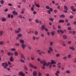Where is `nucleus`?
<instances>
[{
	"label": "nucleus",
	"mask_w": 76,
	"mask_h": 76,
	"mask_svg": "<svg viewBox=\"0 0 76 76\" xmlns=\"http://www.w3.org/2000/svg\"><path fill=\"white\" fill-rule=\"evenodd\" d=\"M40 63L41 64H43V65L44 66H49L50 69H51V67H52V65L51 63V62H49L48 63L46 62V61H45V60H44L43 61H40Z\"/></svg>",
	"instance_id": "obj_1"
},
{
	"label": "nucleus",
	"mask_w": 76,
	"mask_h": 76,
	"mask_svg": "<svg viewBox=\"0 0 76 76\" xmlns=\"http://www.w3.org/2000/svg\"><path fill=\"white\" fill-rule=\"evenodd\" d=\"M2 66H4V68L6 69L7 68V66H8V64H7V63H2Z\"/></svg>",
	"instance_id": "obj_2"
},
{
	"label": "nucleus",
	"mask_w": 76,
	"mask_h": 76,
	"mask_svg": "<svg viewBox=\"0 0 76 76\" xmlns=\"http://www.w3.org/2000/svg\"><path fill=\"white\" fill-rule=\"evenodd\" d=\"M37 52L39 53V55H41L42 53L43 54H45V52H41V50H38L37 51Z\"/></svg>",
	"instance_id": "obj_3"
},
{
	"label": "nucleus",
	"mask_w": 76,
	"mask_h": 76,
	"mask_svg": "<svg viewBox=\"0 0 76 76\" xmlns=\"http://www.w3.org/2000/svg\"><path fill=\"white\" fill-rule=\"evenodd\" d=\"M18 74L19 75H21L22 76H25V74L23 73L22 71L19 72Z\"/></svg>",
	"instance_id": "obj_4"
},
{
	"label": "nucleus",
	"mask_w": 76,
	"mask_h": 76,
	"mask_svg": "<svg viewBox=\"0 0 76 76\" xmlns=\"http://www.w3.org/2000/svg\"><path fill=\"white\" fill-rule=\"evenodd\" d=\"M20 58H21V59L23 58L24 60H25V56H24V55L22 53L21 54Z\"/></svg>",
	"instance_id": "obj_5"
},
{
	"label": "nucleus",
	"mask_w": 76,
	"mask_h": 76,
	"mask_svg": "<svg viewBox=\"0 0 76 76\" xmlns=\"http://www.w3.org/2000/svg\"><path fill=\"white\" fill-rule=\"evenodd\" d=\"M21 47L23 49H25V48L26 47V45L24 43H23L21 44Z\"/></svg>",
	"instance_id": "obj_6"
},
{
	"label": "nucleus",
	"mask_w": 76,
	"mask_h": 76,
	"mask_svg": "<svg viewBox=\"0 0 76 76\" xmlns=\"http://www.w3.org/2000/svg\"><path fill=\"white\" fill-rule=\"evenodd\" d=\"M10 60L11 62H13L14 61V59L12 56H11L10 58Z\"/></svg>",
	"instance_id": "obj_7"
},
{
	"label": "nucleus",
	"mask_w": 76,
	"mask_h": 76,
	"mask_svg": "<svg viewBox=\"0 0 76 76\" xmlns=\"http://www.w3.org/2000/svg\"><path fill=\"white\" fill-rule=\"evenodd\" d=\"M50 61H51L50 63H51V64L52 65L53 64H56V63L54 62V61L53 60H51Z\"/></svg>",
	"instance_id": "obj_8"
},
{
	"label": "nucleus",
	"mask_w": 76,
	"mask_h": 76,
	"mask_svg": "<svg viewBox=\"0 0 76 76\" xmlns=\"http://www.w3.org/2000/svg\"><path fill=\"white\" fill-rule=\"evenodd\" d=\"M67 56H64L63 58V59L64 60V61H66V60H67Z\"/></svg>",
	"instance_id": "obj_9"
},
{
	"label": "nucleus",
	"mask_w": 76,
	"mask_h": 76,
	"mask_svg": "<svg viewBox=\"0 0 76 76\" xmlns=\"http://www.w3.org/2000/svg\"><path fill=\"white\" fill-rule=\"evenodd\" d=\"M35 4L36 6V7H38V8L40 7V5H39L38 4H36V3H35Z\"/></svg>",
	"instance_id": "obj_10"
},
{
	"label": "nucleus",
	"mask_w": 76,
	"mask_h": 76,
	"mask_svg": "<svg viewBox=\"0 0 76 76\" xmlns=\"http://www.w3.org/2000/svg\"><path fill=\"white\" fill-rule=\"evenodd\" d=\"M55 34V31H52L51 32V34L52 35V36H54Z\"/></svg>",
	"instance_id": "obj_11"
},
{
	"label": "nucleus",
	"mask_w": 76,
	"mask_h": 76,
	"mask_svg": "<svg viewBox=\"0 0 76 76\" xmlns=\"http://www.w3.org/2000/svg\"><path fill=\"white\" fill-rule=\"evenodd\" d=\"M12 13H13V14H14L15 15H18V13L15 12V11H13L12 12Z\"/></svg>",
	"instance_id": "obj_12"
},
{
	"label": "nucleus",
	"mask_w": 76,
	"mask_h": 76,
	"mask_svg": "<svg viewBox=\"0 0 76 76\" xmlns=\"http://www.w3.org/2000/svg\"><path fill=\"white\" fill-rule=\"evenodd\" d=\"M20 42L21 43V44H24V42H25V41L23 40H20Z\"/></svg>",
	"instance_id": "obj_13"
},
{
	"label": "nucleus",
	"mask_w": 76,
	"mask_h": 76,
	"mask_svg": "<svg viewBox=\"0 0 76 76\" xmlns=\"http://www.w3.org/2000/svg\"><path fill=\"white\" fill-rule=\"evenodd\" d=\"M69 48L71 49V50H72V51H74V50H75V48L74 47H69Z\"/></svg>",
	"instance_id": "obj_14"
},
{
	"label": "nucleus",
	"mask_w": 76,
	"mask_h": 76,
	"mask_svg": "<svg viewBox=\"0 0 76 76\" xmlns=\"http://www.w3.org/2000/svg\"><path fill=\"white\" fill-rule=\"evenodd\" d=\"M6 20V18H2V21H3V22H5V20Z\"/></svg>",
	"instance_id": "obj_15"
},
{
	"label": "nucleus",
	"mask_w": 76,
	"mask_h": 76,
	"mask_svg": "<svg viewBox=\"0 0 76 76\" xmlns=\"http://www.w3.org/2000/svg\"><path fill=\"white\" fill-rule=\"evenodd\" d=\"M59 22H60V23H64V21L63 20H59Z\"/></svg>",
	"instance_id": "obj_16"
},
{
	"label": "nucleus",
	"mask_w": 76,
	"mask_h": 76,
	"mask_svg": "<svg viewBox=\"0 0 76 76\" xmlns=\"http://www.w3.org/2000/svg\"><path fill=\"white\" fill-rule=\"evenodd\" d=\"M33 75L34 76H37V72H36V71H34V72L33 73Z\"/></svg>",
	"instance_id": "obj_17"
},
{
	"label": "nucleus",
	"mask_w": 76,
	"mask_h": 76,
	"mask_svg": "<svg viewBox=\"0 0 76 76\" xmlns=\"http://www.w3.org/2000/svg\"><path fill=\"white\" fill-rule=\"evenodd\" d=\"M49 50H50L51 51H53V49L51 47H49Z\"/></svg>",
	"instance_id": "obj_18"
},
{
	"label": "nucleus",
	"mask_w": 76,
	"mask_h": 76,
	"mask_svg": "<svg viewBox=\"0 0 76 76\" xmlns=\"http://www.w3.org/2000/svg\"><path fill=\"white\" fill-rule=\"evenodd\" d=\"M45 26L43 25H42V30H44V29L45 28Z\"/></svg>",
	"instance_id": "obj_19"
},
{
	"label": "nucleus",
	"mask_w": 76,
	"mask_h": 76,
	"mask_svg": "<svg viewBox=\"0 0 76 76\" xmlns=\"http://www.w3.org/2000/svg\"><path fill=\"white\" fill-rule=\"evenodd\" d=\"M64 9L65 10H68V8L66 6V5L64 6Z\"/></svg>",
	"instance_id": "obj_20"
},
{
	"label": "nucleus",
	"mask_w": 76,
	"mask_h": 76,
	"mask_svg": "<svg viewBox=\"0 0 76 76\" xmlns=\"http://www.w3.org/2000/svg\"><path fill=\"white\" fill-rule=\"evenodd\" d=\"M0 3L1 4H4V1L3 0L0 1Z\"/></svg>",
	"instance_id": "obj_21"
},
{
	"label": "nucleus",
	"mask_w": 76,
	"mask_h": 76,
	"mask_svg": "<svg viewBox=\"0 0 76 76\" xmlns=\"http://www.w3.org/2000/svg\"><path fill=\"white\" fill-rule=\"evenodd\" d=\"M59 16L60 18H65V15H61Z\"/></svg>",
	"instance_id": "obj_22"
},
{
	"label": "nucleus",
	"mask_w": 76,
	"mask_h": 76,
	"mask_svg": "<svg viewBox=\"0 0 76 76\" xmlns=\"http://www.w3.org/2000/svg\"><path fill=\"white\" fill-rule=\"evenodd\" d=\"M18 37H21L22 36V34H21L19 33L18 34Z\"/></svg>",
	"instance_id": "obj_23"
},
{
	"label": "nucleus",
	"mask_w": 76,
	"mask_h": 76,
	"mask_svg": "<svg viewBox=\"0 0 76 76\" xmlns=\"http://www.w3.org/2000/svg\"><path fill=\"white\" fill-rule=\"evenodd\" d=\"M4 33V32L3 31H0V35H2L3 34V33Z\"/></svg>",
	"instance_id": "obj_24"
},
{
	"label": "nucleus",
	"mask_w": 76,
	"mask_h": 76,
	"mask_svg": "<svg viewBox=\"0 0 76 76\" xmlns=\"http://www.w3.org/2000/svg\"><path fill=\"white\" fill-rule=\"evenodd\" d=\"M24 10H25V9H23L21 11V13L22 14H23V13H24Z\"/></svg>",
	"instance_id": "obj_25"
},
{
	"label": "nucleus",
	"mask_w": 76,
	"mask_h": 76,
	"mask_svg": "<svg viewBox=\"0 0 76 76\" xmlns=\"http://www.w3.org/2000/svg\"><path fill=\"white\" fill-rule=\"evenodd\" d=\"M50 46H53V42H50Z\"/></svg>",
	"instance_id": "obj_26"
},
{
	"label": "nucleus",
	"mask_w": 76,
	"mask_h": 76,
	"mask_svg": "<svg viewBox=\"0 0 76 76\" xmlns=\"http://www.w3.org/2000/svg\"><path fill=\"white\" fill-rule=\"evenodd\" d=\"M66 73L67 74H70V71H69V70H68L66 71Z\"/></svg>",
	"instance_id": "obj_27"
},
{
	"label": "nucleus",
	"mask_w": 76,
	"mask_h": 76,
	"mask_svg": "<svg viewBox=\"0 0 76 76\" xmlns=\"http://www.w3.org/2000/svg\"><path fill=\"white\" fill-rule=\"evenodd\" d=\"M63 38L64 39H67V36L66 35H64L63 36Z\"/></svg>",
	"instance_id": "obj_28"
},
{
	"label": "nucleus",
	"mask_w": 76,
	"mask_h": 76,
	"mask_svg": "<svg viewBox=\"0 0 76 76\" xmlns=\"http://www.w3.org/2000/svg\"><path fill=\"white\" fill-rule=\"evenodd\" d=\"M15 56H18V52L15 51Z\"/></svg>",
	"instance_id": "obj_29"
},
{
	"label": "nucleus",
	"mask_w": 76,
	"mask_h": 76,
	"mask_svg": "<svg viewBox=\"0 0 76 76\" xmlns=\"http://www.w3.org/2000/svg\"><path fill=\"white\" fill-rule=\"evenodd\" d=\"M34 34H35V35H38V31H35Z\"/></svg>",
	"instance_id": "obj_30"
},
{
	"label": "nucleus",
	"mask_w": 76,
	"mask_h": 76,
	"mask_svg": "<svg viewBox=\"0 0 76 76\" xmlns=\"http://www.w3.org/2000/svg\"><path fill=\"white\" fill-rule=\"evenodd\" d=\"M38 76H42V74L39 72H38Z\"/></svg>",
	"instance_id": "obj_31"
},
{
	"label": "nucleus",
	"mask_w": 76,
	"mask_h": 76,
	"mask_svg": "<svg viewBox=\"0 0 76 76\" xmlns=\"http://www.w3.org/2000/svg\"><path fill=\"white\" fill-rule=\"evenodd\" d=\"M71 56H72L71 54H69L68 55V58H70L71 57Z\"/></svg>",
	"instance_id": "obj_32"
},
{
	"label": "nucleus",
	"mask_w": 76,
	"mask_h": 76,
	"mask_svg": "<svg viewBox=\"0 0 76 76\" xmlns=\"http://www.w3.org/2000/svg\"><path fill=\"white\" fill-rule=\"evenodd\" d=\"M75 33H76V31H73L72 32V33L73 35H75Z\"/></svg>",
	"instance_id": "obj_33"
},
{
	"label": "nucleus",
	"mask_w": 76,
	"mask_h": 76,
	"mask_svg": "<svg viewBox=\"0 0 76 76\" xmlns=\"http://www.w3.org/2000/svg\"><path fill=\"white\" fill-rule=\"evenodd\" d=\"M11 50L12 51H16V49L15 48H12L11 49Z\"/></svg>",
	"instance_id": "obj_34"
},
{
	"label": "nucleus",
	"mask_w": 76,
	"mask_h": 76,
	"mask_svg": "<svg viewBox=\"0 0 76 76\" xmlns=\"http://www.w3.org/2000/svg\"><path fill=\"white\" fill-rule=\"evenodd\" d=\"M60 54H59V53H57L56 55V57H59V56H60Z\"/></svg>",
	"instance_id": "obj_35"
},
{
	"label": "nucleus",
	"mask_w": 76,
	"mask_h": 76,
	"mask_svg": "<svg viewBox=\"0 0 76 76\" xmlns=\"http://www.w3.org/2000/svg\"><path fill=\"white\" fill-rule=\"evenodd\" d=\"M48 13H49V14H51V11L50 10H48Z\"/></svg>",
	"instance_id": "obj_36"
},
{
	"label": "nucleus",
	"mask_w": 76,
	"mask_h": 76,
	"mask_svg": "<svg viewBox=\"0 0 76 76\" xmlns=\"http://www.w3.org/2000/svg\"><path fill=\"white\" fill-rule=\"evenodd\" d=\"M29 66L30 67H33V66H34V65H32L31 64H29Z\"/></svg>",
	"instance_id": "obj_37"
},
{
	"label": "nucleus",
	"mask_w": 76,
	"mask_h": 76,
	"mask_svg": "<svg viewBox=\"0 0 76 76\" xmlns=\"http://www.w3.org/2000/svg\"><path fill=\"white\" fill-rule=\"evenodd\" d=\"M24 69L26 70H28V68L26 65H24Z\"/></svg>",
	"instance_id": "obj_38"
},
{
	"label": "nucleus",
	"mask_w": 76,
	"mask_h": 76,
	"mask_svg": "<svg viewBox=\"0 0 76 76\" xmlns=\"http://www.w3.org/2000/svg\"><path fill=\"white\" fill-rule=\"evenodd\" d=\"M49 20H51L52 22H53V20H54V19H53L52 18H50L49 19Z\"/></svg>",
	"instance_id": "obj_39"
},
{
	"label": "nucleus",
	"mask_w": 76,
	"mask_h": 76,
	"mask_svg": "<svg viewBox=\"0 0 76 76\" xmlns=\"http://www.w3.org/2000/svg\"><path fill=\"white\" fill-rule=\"evenodd\" d=\"M20 61H21V62H22V63H25V61L22 59H20Z\"/></svg>",
	"instance_id": "obj_40"
},
{
	"label": "nucleus",
	"mask_w": 76,
	"mask_h": 76,
	"mask_svg": "<svg viewBox=\"0 0 76 76\" xmlns=\"http://www.w3.org/2000/svg\"><path fill=\"white\" fill-rule=\"evenodd\" d=\"M46 7L47 9H48L49 10H50V7H49V6H46Z\"/></svg>",
	"instance_id": "obj_41"
},
{
	"label": "nucleus",
	"mask_w": 76,
	"mask_h": 76,
	"mask_svg": "<svg viewBox=\"0 0 76 76\" xmlns=\"http://www.w3.org/2000/svg\"><path fill=\"white\" fill-rule=\"evenodd\" d=\"M36 39V37H35V36H33V40H35V39Z\"/></svg>",
	"instance_id": "obj_42"
},
{
	"label": "nucleus",
	"mask_w": 76,
	"mask_h": 76,
	"mask_svg": "<svg viewBox=\"0 0 76 76\" xmlns=\"http://www.w3.org/2000/svg\"><path fill=\"white\" fill-rule=\"evenodd\" d=\"M60 72L59 70H57L56 71V73H57L58 74H60Z\"/></svg>",
	"instance_id": "obj_43"
},
{
	"label": "nucleus",
	"mask_w": 76,
	"mask_h": 76,
	"mask_svg": "<svg viewBox=\"0 0 76 76\" xmlns=\"http://www.w3.org/2000/svg\"><path fill=\"white\" fill-rule=\"evenodd\" d=\"M60 31L61 32V34H64V31L61 29L60 30Z\"/></svg>",
	"instance_id": "obj_44"
},
{
	"label": "nucleus",
	"mask_w": 76,
	"mask_h": 76,
	"mask_svg": "<svg viewBox=\"0 0 76 76\" xmlns=\"http://www.w3.org/2000/svg\"><path fill=\"white\" fill-rule=\"evenodd\" d=\"M35 22H36V23H39V20H38V19L36 20Z\"/></svg>",
	"instance_id": "obj_45"
},
{
	"label": "nucleus",
	"mask_w": 76,
	"mask_h": 76,
	"mask_svg": "<svg viewBox=\"0 0 76 76\" xmlns=\"http://www.w3.org/2000/svg\"><path fill=\"white\" fill-rule=\"evenodd\" d=\"M70 8L72 10L73 9H74V6H72L70 7Z\"/></svg>",
	"instance_id": "obj_46"
},
{
	"label": "nucleus",
	"mask_w": 76,
	"mask_h": 76,
	"mask_svg": "<svg viewBox=\"0 0 76 76\" xmlns=\"http://www.w3.org/2000/svg\"><path fill=\"white\" fill-rule=\"evenodd\" d=\"M15 46H19V43H15Z\"/></svg>",
	"instance_id": "obj_47"
},
{
	"label": "nucleus",
	"mask_w": 76,
	"mask_h": 76,
	"mask_svg": "<svg viewBox=\"0 0 76 76\" xmlns=\"http://www.w3.org/2000/svg\"><path fill=\"white\" fill-rule=\"evenodd\" d=\"M32 67L34 68V69H37V66H33Z\"/></svg>",
	"instance_id": "obj_48"
},
{
	"label": "nucleus",
	"mask_w": 76,
	"mask_h": 76,
	"mask_svg": "<svg viewBox=\"0 0 76 76\" xmlns=\"http://www.w3.org/2000/svg\"><path fill=\"white\" fill-rule=\"evenodd\" d=\"M8 5L9 6H12V4L10 3L8 4Z\"/></svg>",
	"instance_id": "obj_49"
},
{
	"label": "nucleus",
	"mask_w": 76,
	"mask_h": 76,
	"mask_svg": "<svg viewBox=\"0 0 76 76\" xmlns=\"http://www.w3.org/2000/svg\"><path fill=\"white\" fill-rule=\"evenodd\" d=\"M71 43L72 42L71 41H69L68 42V44H71Z\"/></svg>",
	"instance_id": "obj_50"
},
{
	"label": "nucleus",
	"mask_w": 76,
	"mask_h": 76,
	"mask_svg": "<svg viewBox=\"0 0 76 76\" xmlns=\"http://www.w3.org/2000/svg\"><path fill=\"white\" fill-rule=\"evenodd\" d=\"M1 51L2 53H4V50L3 49L1 50Z\"/></svg>",
	"instance_id": "obj_51"
},
{
	"label": "nucleus",
	"mask_w": 76,
	"mask_h": 76,
	"mask_svg": "<svg viewBox=\"0 0 76 76\" xmlns=\"http://www.w3.org/2000/svg\"><path fill=\"white\" fill-rule=\"evenodd\" d=\"M64 13H67V11L66 10H64Z\"/></svg>",
	"instance_id": "obj_52"
},
{
	"label": "nucleus",
	"mask_w": 76,
	"mask_h": 76,
	"mask_svg": "<svg viewBox=\"0 0 76 76\" xmlns=\"http://www.w3.org/2000/svg\"><path fill=\"white\" fill-rule=\"evenodd\" d=\"M15 33H19V32L18 30L17 31L16 30H15Z\"/></svg>",
	"instance_id": "obj_53"
},
{
	"label": "nucleus",
	"mask_w": 76,
	"mask_h": 76,
	"mask_svg": "<svg viewBox=\"0 0 76 76\" xmlns=\"http://www.w3.org/2000/svg\"><path fill=\"white\" fill-rule=\"evenodd\" d=\"M18 31L19 32L20 31H21V29L20 28H19L18 29Z\"/></svg>",
	"instance_id": "obj_54"
},
{
	"label": "nucleus",
	"mask_w": 76,
	"mask_h": 76,
	"mask_svg": "<svg viewBox=\"0 0 76 76\" xmlns=\"http://www.w3.org/2000/svg\"><path fill=\"white\" fill-rule=\"evenodd\" d=\"M45 31H46V32H47V31H48V30L47 28H45Z\"/></svg>",
	"instance_id": "obj_55"
},
{
	"label": "nucleus",
	"mask_w": 76,
	"mask_h": 76,
	"mask_svg": "<svg viewBox=\"0 0 76 76\" xmlns=\"http://www.w3.org/2000/svg\"><path fill=\"white\" fill-rule=\"evenodd\" d=\"M48 52L49 54H50V53H51V51L50 50H48Z\"/></svg>",
	"instance_id": "obj_56"
},
{
	"label": "nucleus",
	"mask_w": 76,
	"mask_h": 76,
	"mask_svg": "<svg viewBox=\"0 0 76 76\" xmlns=\"http://www.w3.org/2000/svg\"><path fill=\"white\" fill-rule=\"evenodd\" d=\"M37 60L38 61H41V59L39 58H38Z\"/></svg>",
	"instance_id": "obj_57"
},
{
	"label": "nucleus",
	"mask_w": 76,
	"mask_h": 76,
	"mask_svg": "<svg viewBox=\"0 0 76 76\" xmlns=\"http://www.w3.org/2000/svg\"><path fill=\"white\" fill-rule=\"evenodd\" d=\"M53 29H56V27H55V26H53Z\"/></svg>",
	"instance_id": "obj_58"
},
{
	"label": "nucleus",
	"mask_w": 76,
	"mask_h": 76,
	"mask_svg": "<svg viewBox=\"0 0 76 76\" xmlns=\"http://www.w3.org/2000/svg\"><path fill=\"white\" fill-rule=\"evenodd\" d=\"M71 27H69L68 28V29L69 30V31H70L71 30Z\"/></svg>",
	"instance_id": "obj_59"
},
{
	"label": "nucleus",
	"mask_w": 76,
	"mask_h": 76,
	"mask_svg": "<svg viewBox=\"0 0 76 76\" xmlns=\"http://www.w3.org/2000/svg\"><path fill=\"white\" fill-rule=\"evenodd\" d=\"M76 9H74L72 10L73 12H76Z\"/></svg>",
	"instance_id": "obj_60"
},
{
	"label": "nucleus",
	"mask_w": 76,
	"mask_h": 76,
	"mask_svg": "<svg viewBox=\"0 0 76 76\" xmlns=\"http://www.w3.org/2000/svg\"><path fill=\"white\" fill-rule=\"evenodd\" d=\"M57 8H58V9H60V5H58V6L57 7Z\"/></svg>",
	"instance_id": "obj_61"
},
{
	"label": "nucleus",
	"mask_w": 76,
	"mask_h": 76,
	"mask_svg": "<svg viewBox=\"0 0 76 76\" xmlns=\"http://www.w3.org/2000/svg\"><path fill=\"white\" fill-rule=\"evenodd\" d=\"M3 42L2 41L0 42V45H3Z\"/></svg>",
	"instance_id": "obj_62"
},
{
	"label": "nucleus",
	"mask_w": 76,
	"mask_h": 76,
	"mask_svg": "<svg viewBox=\"0 0 76 76\" xmlns=\"http://www.w3.org/2000/svg\"><path fill=\"white\" fill-rule=\"evenodd\" d=\"M73 16L71 15L70 16L69 18L70 19H73Z\"/></svg>",
	"instance_id": "obj_63"
},
{
	"label": "nucleus",
	"mask_w": 76,
	"mask_h": 76,
	"mask_svg": "<svg viewBox=\"0 0 76 76\" xmlns=\"http://www.w3.org/2000/svg\"><path fill=\"white\" fill-rule=\"evenodd\" d=\"M7 54L8 56H10V53L8 52L7 53Z\"/></svg>",
	"instance_id": "obj_64"
}]
</instances>
